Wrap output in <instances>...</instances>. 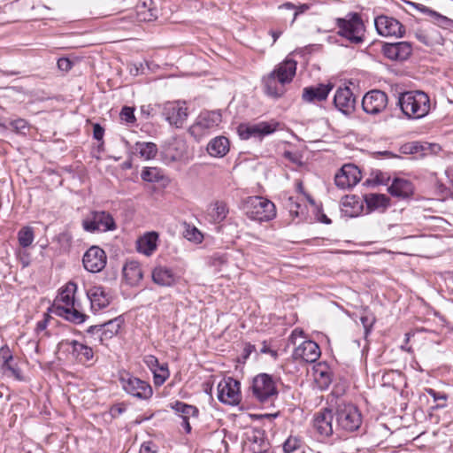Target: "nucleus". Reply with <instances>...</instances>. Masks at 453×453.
<instances>
[{"mask_svg": "<svg viewBox=\"0 0 453 453\" xmlns=\"http://www.w3.org/2000/svg\"><path fill=\"white\" fill-rule=\"evenodd\" d=\"M297 63L287 58L280 63L273 72L263 78V85L266 95L280 97L284 92V86L292 81L296 73Z\"/></svg>", "mask_w": 453, "mask_h": 453, "instance_id": "nucleus-1", "label": "nucleus"}, {"mask_svg": "<svg viewBox=\"0 0 453 453\" xmlns=\"http://www.w3.org/2000/svg\"><path fill=\"white\" fill-rule=\"evenodd\" d=\"M397 105L407 119H419L430 112L431 100L424 91L410 90L399 95Z\"/></svg>", "mask_w": 453, "mask_h": 453, "instance_id": "nucleus-2", "label": "nucleus"}, {"mask_svg": "<svg viewBox=\"0 0 453 453\" xmlns=\"http://www.w3.org/2000/svg\"><path fill=\"white\" fill-rule=\"evenodd\" d=\"M77 285L74 282H68L57 296L53 304V312L59 317L75 324L85 321L87 316L75 307L74 294Z\"/></svg>", "mask_w": 453, "mask_h": 453, "instance_id": "nucleus-3", "label": "nucleus"}, {"mask_svg": "<svg viewBox=\"0 0 453 453\" xmlns=\"http://www.w3.org/2000/svg\"><path fill=\"white\" fill-rule=\"evenodd\" d=\"M337 35L351 44H360L365 41V27L357 12H349L344 18H336Z\"/></svg>", "mask_w": 453, "mask_h": 453, "instance_id": "nucleus-4", "label": "nucleus"}, {"mask_svg": "<svg viewBox=\"0 0 453 453\" xmlns=\"http://www.w3.org/2000/svg\"><path fill=\"white\" fill-rule=\"evenodd\" d=\"M336 425L335 431L351 433L357 431L362 424V415L358 408L349 403H340L334 411Z\"/></svg>", "mask_w": 453, "mask_h": 453, "instance_id": "nucleus-5", "label": "nucleus"}, {"mask_svg": "<svg viewBox=\"0 0 453 453\" xmlns=\"http://www.w3.org/2000/svg\"><path fill=\"white\" fill-rule=\"evenodd\" d=\"M246 215L253 220L270 221L276 216L274 203L262 196H250L244 203Z\"/></svg>", "mask_w": 453, "mask_h": 453, "instance_id": "nucleus-6", "label": "nucleus"}, {"mask_svg": "<svg viewBox=\"0 0 453 453\" xmlns=\"http://www.w3.org/2000/svg\"><path fill=\"white\" fill-rule=\"evenodd\" d=\"M119 380L123 390L139 400L147 401L153 395V389L149 382L134 376L128 372H120Z\"/></svg>", "mask_w": 453, "mask_h": 453, "instance_id": "nucleus-7", "label": "nucleus"}, {"mask_svg": "<svg viewBox=\"0 0 453 453\" xmlns=\"http://www.w3.org/2000/svg\"><path fill=\"white\" fill-rule=\"evenodd\" d=\"M242 449L244 453H273L265 431L254 427L244 432Z\"/></svg>", "mask_w": 453, "mask_h": 453, "instance_id": "nucleus-8", "label": "nucleus"}, {"mask_svg": "<svg viewBox=\"0 0 453 453\" xmlns=\"http://www.w3.org/2000/svg\"><path fill=\"white\" fill-rule=\"evenodd\" d=\"M251 390L253 395L261 403L272 401L278 395L275 381L267 373H260L253 379Z\"/></svg>", "mask_w": 453, "mask_h": 453, "instance_id": "nucleus-9", "label": "nucleus"}, {"mask_svg": "<svg viewBox=\"0 0 453 453\" xmlns=\"http://www.w3.org/2000/svg\"><path fill=\"white\" fill-rule=\"evenodd\" d=\"M82 227L86 232H107L116 229V224L112 216L104 211H91L82 220Z\"/></svg>", "mask_w": 453, "mask_h": 453, "instance_id": "nucleus-10", "label": "nucleus"}, {"mask_svg": "<svg viewBox=\"0 0 453 453\" xmlns=\"http://www.w3.org/2000/svg\"><path fill=\"white\" fill-rule=\"evenodd\" d=\"M222 121L219 111H203L199 114L196 122L189 127L190 134L196 138H201L213 129H216Z\"/></svg>", "mask_w": 453, "mask_h": 453, "instance_id": "nucleus-11", "label": "nucleus"}, {"mask_svg": "<svg viewBox=\"0 0 453 453\" xmlns=\"http://www.w3.org/2000/svg\"><path fill=\"white\" fill-rule=\"evenodd\" d=\"M334 418V411L328 408H323L313 415L312 430L318 439L324 440L333 435L335 431Z\"/></svg>", "mask_w": 453, "mask_h": 453, "instance_id": "nucleus-12", "label": "nucleus"}, {"mask_svg": "<svg viewBox=\"0 0 453 453\" xmlns=\"http://www.w3.org/2000/svg\"><path fill=\"white\" fill-rule=\"evenodd\" d=\"M278 126L279 123L275 121H261L256 124H241L237 128V132L242 140H248L252 137L262 138L276 131Z\"/></svg>", "mask_w": 453, "mask_h": 453, "instance_id": "nucleus-13", "label": "nucleus"}, {"mask_svg": "<svg viewBox=\"0 0 453 453\" xmlns=\"http://www.w3.org/2000/svg\"><path fill=\"white\" fill-rule=\"evenodd\" d=\"M218 399L230 405H235L240 403V382L231 377L221 380L218 385Z\"/></svg>", "mask_w": 453, "mask_h": 453, "instance_id": "nucleus-14", "label": "nucleus"}, {"mask_svg": "<svg viewBox=\"0 0 453 453\" xmlns=\"http://www.w3.org/2000/svg\"><path fill=\"white\" fill-rule=\"evenodd\" d=\"M162 114L171 126L181 127L188 118V108L184 102H167Z\"/></svg>", "mask_w": 453, "mask_h": 453, "instance_id": "nucleus-15", "label": "nucleus"}, {"mask_svg": "<svg viewBox=\"0 0 453 453\" xmlns=\"http://www.w3.org/2000/svg\"><path fill=\"white\" fill-rule=\"evenodd\" d=\"M388 101V96L385 92L373 89L364 96L362 107L366 113L377 115L387 108Z\"/></svg>", "mask_w": 453, "mask_h": 453, "instance_id": "nucleus-16", "label": "nucleus"}, {"mask_svg": "<svg viewBox=\"0 0 453 453\" xmlns=\"http://www.w3.org/2000/svg\"><path fill=\"white\" fill-rule=\"evenodd\" d=\"M374 25L378 34L385 37L395 36L400 38L405 33L403 25L393 17L378 16L374 19Z\"/></svg>", "mask_w": 453, "mask_h": 453, "instance_id": "nucleus-17", "label": "nucleus"}, {"mask_svg": "<svg viewBox=\"0 0 453 453\" xmlns=\"http://www.w3.org/2000/svg\"><path fill=\"white\" fill-rule=\"evenodd\" d=\"M82 263L88 272L96 273L105 267L107 256L103 249L92 246L83 255Z\"/></svg>", "mask_w": 453, "mask_h": 453, "instance_id": "nucleus-18", "label": "nucleus"}, {"mask_svg": "<svg viewBox=\"0 0 453 453\" xmlns=\"http://www.w3.org/2000/svg\"><path fill=\"white\" fill-rule=\"evenodd\" d=\"M361 178V172L357 166L346 164L335 174L334 182L338 188L347 189L356 186Z\"/></svg>", "mask_w": 453, "mask_h": 453, "instance_id": "nucleus-19", "label": "nucleus"}, {"mask_svg": "<svg viewBox=\"0 0 453 453\" xmlns=\"http://www.w3.org/2000/svg\"><path fill=\"white\" fill-rule=\"evenodd\" d=\"M87 296L90 302V308L94 312L106 308L112 300L111 292L100 285L92 286L88 288Z\"/></svg>", "mask_w": 453, "mask_h": 453, "instance_id": "nucleus-20", "label": "nucleus"}, {"mask_svg": "<svg viewBox=\"0 0 453 453\" xmlns=\"http://www.w3.org/2000/svg\"><path fill=\"white\" fill-rule=\"evenodd\" d=\"M143 362L153 374L154 385L156 387L162 386L170 376L167 363L160 364L153 355L145 356Z\"/></svg>", "mask_w": 453, "mask_h": 453, "instance_id": "nucleus-21", "label": "nucleus"}, {"mask_svg": "<svg viewBox=\"0 0 453 453\" xmlns=\"http://www.w3.org/2000/svg\"><path fill=\"white\" fill-rule=\"evenodd\" d=\"M320 349L319 345L311 340L303 341L293 352V357L296 360H302L306 363H314L320 357Z\"/></svg>", "mask_w": 453, "mask_h": 453, "instance_id": "nucleus-22", "label": "nucleus"}, {"mask_svg": "<svg viewBox=\"0 0 453 453\" xmlns=\"http://www.w3.org/2000/svg\"><path fill=\"white\" fill-rule=\"evenodd\" d=\"M382 52L388 59L403 61L411 56L412 46L408 42L386 43L382 47Z\"/></svg>", "mask_w": 453, "mask_h": 453, "instance_id": "nucleus-23", "label": "nucleus"}, {"mask_svg": "<svg viewBox=\"0 0 453 453\" xmlns=\"http://www.w3.org/2000/svg\"><path fill=\"white\" fill-rule=\"evenodd\" d=\"M415 38L427 47L442 45L444 38L441 32L433 26L422 27L414 30Z\"/></svg>", "mask_w": 453, "mask_h": 453, "instance_id": "nucleus-24", "label": "nucleus"}, {"mask_svg": "<svg viewBox=\"0 0 453 453\" xmlns=\"http://www.w3.org/2000/svg\"><path fill=\"white\" fill-rule=\"evenodd\" d=\"M122 324L123 319L120 317H118L104 324L91 326L88 328L87 331L89 334H98L100 341H103L104 339H111L116 335L119 333Z\"/></svg>", "mask_w": 453, "mask_h": 453, "instance_id": "nucleus-25", "label": "nucleus"}, {"mask_svg": "<svg viewBox=\"0 0 453 453\" xmlns=\"http://www.w3.org/2000/svg\"><path fill=\"white\" fill-rule=\"evenodd\" d=\"M355 97L349 88H339L334 95L335 107L344 114L351 113L355 109Z\"/></svg>", "mask_w": 453, "mask_h": 453, "instance_id": "nucleus-26", "label": "nucleus"}, {"mask_svg": "<svg viewBox=\"0 0 453 453\" xmlns=\"http://www.w3.org/2000/svg\"><path fill=\"white\" fill-rule=\"evenodd\" d=\"M152 281L160 287H173L177 282V276L171 268L157 265L151 272Z\"/></svg>", "mask_w": 453, "mask_h": 453, "instance_id": "nucleus-27", "label": "nucleus"}, {"mask_svg": "<svg viewBox=\"0 0 453 453\" xmlns=\"http://www.w3.org/2000/svg\"><path fill=\"white\" fill-rule=\"evenodd\" d=\"M332 88L331 84L306 87L303 90V99L308 103L326 100Z\"/></svg>", "mask_w": 453, "mask_h": 453, "instance_id": "nucleus-28", "label": "nucleus"}, {"mask_svg": "<svg viewBox=\"0 0 453 453\" xmlns=\"http://www.w3.org/2000/svg\"><path fill=\"white\" fill-rule=\"evenodd\" d=\"M158 234L156 232H149L141 236L136 242V249L139 253L147 257L151 256L157 248Z\"/></svg>", "mask_w": 453, "mask_h": 453, "instance_id": "nucleus-29", "label": "nucleus"}, {"mask_svg": "<svg viewBox=\"0 0 453 453\" xmlns=\"http://www.w3.org/2000/svg\"><path fill=\"white\" fill-rule=\"evenodd\" d=\"M230 149V143L225 136H216L211 139L207 144V152L210 156L214 157H225Z\"/></svg>", "mask_w": 453, "mask_h": 453, "instance_id": "nucleus-30", "label": "nucleus"}, {"mask_svg": "<svg viewBox=\"0 0 453 453\" xmlns=\"http://www.w3.org/2000/svg\"><path fill=\"white\" fill-rule=\"evenodd\" d=\"M123 276L130 286L137 285L142 279L143 273L137 261H128L123 266Z\"/></svg>", "mask_w": 453, "mask_h": 453, "instance_id": "nucleus-31", "label": "nucleus"}, {"mask_svg": "<svg viewBox=\"0 0 453 453\" xmlns=\"http://www.w3.org/2000/svg\"><path fill=\"white\" fill-rule=\"evenodd\" d=\"M391 196L406 198L413 193L412 183L407 180L395 178L388 188Z\"/></svg>", "mask_w": 453, "mask_h": 453, "instance_id": "nucleus-32", "label": "nucleus"}, {"mask_svg": "<svg viewBox=\"0 0 453 453\" xmlns=\"http://www.w3.org/2000/svg\"><path fill=\"white\" fill-rule=\"evenodd\" d=\"M65 344L71 348V353L78 361L85 363L93 358V349L88 345L79 342L76 340L66 341Z\"/></svg>", "mask_w": 453, "mask_h": 453, "instance_id": "nucleus-33", "label": "nucleus"}, {"mask_svg": "<svg viewBox=\"0 0 453 453\" xmlns=\"http://www.w3.org/2000/svg\"><path fill=\"white\" fill-rule=\"evenodd\" d=\"M367 211H385L389 205V198L382 194H367L364 197Z\"/></svg>", "mask_w": 453, "mask_h": 453, "instance_id": "nucleus-34", "label": "nucleus"}, {"mask_svg": "<svg viewBox=\"0 0 453 453\" xmlns=\"http://www.w3.org/2000/svg\"><path fill=\"white\" fill-rule=\"evenodd\" d=\"M314 380L320 389H326L332 382V375L329 368L319 364L314 369Z\"/></svg>", "mask_w": 453, "mask_h": 453, "instance_id": "nucleus-35", "label": "nucleus"}, {"mask_svg": "<svg viewBox=\"0 0 453 453\" xmlns=\"http://www.w3.org/2000/svg\"><path fill=\"white\" fill-rule=\"evenodd\" d=\"M228 212V206L224 201H216L211 204L209 214L215 223H220L226 218Z\"/></svg>", "mask_w": 453, "mask_h": 453, "instance_id": "nucleus-36", "label": "nucleus"}, {"mask_svg": "<svg viewBox=\"0 0 453 453\" xmlns=\"http://www.w3.org/2000/svg\"><path fill=\"white\" fill-rule=\"evenodd\" d=\"M134 150L141 157L146 160L154 158L157 153V145L150 142H137Z\"/></svg>", "mask_w": 453, "mask_h": 453, "instance_id": "nucleus-37", "label": "nucleus"}, {"mask_svg": "<svg viewBox=\"0 0 453 453\" xmlns=\"http://www.w3.org/2000/svg\"><path fill=\"white\" fill-rule=\"evenodd\" d=\"M165 157L170 162L180 159L184 154V143L174 142L169 143L164 150Z\"/></svg>", "mask_w": 453, "mask_h": 453, "instance_id": "nucleus-38", "label": "nucleus"}, {"mask_svg": "<svg viewBox=\"0 0 453 453\" xmlns=\"http://www.w3.org/2000/svg\"><path fill=\"white\" fill-rule=\"evenodd\" d=\"M172 408L180 414L181 419L189 418L190 417H197L198 410L193 405L187 404L185 403L176 401Z\"/></svg>", "mask_w": 453, "mask_h": 453, "instance_id": "nucleus-39", "label": "nucleus"}, {"mask_svg": "<svg viewBox=\"0 0 453 453\" xmlns=\"http://www.w3.org/2000/svg\"><path fill=\"white\" fill-rule=\"evenodd\" d=\"M35 240V234L33 227L27 226H23L18 232V241L22 248L29 247Z\"/></svg>", "mask_w": 453, "mask_h": 453, "instance_id": "nucleus-40", "label": "nucleus"}, {"mask_svg": "<svg viewBox=\"0 0 453 453\" xmlns=\"http://www.w3.org/2000/svg\"><path fill=\"white\" fill-rule=\"evenodd\" d=\"M141 177L147 182H158L164 178L163 171L157 167H145L142 171Z\"/></svg>", "mask_w": 453, "mask_h": 453, "instance_id": "nucleus-41", "label": "nucleus"}, {"mask_svg": "<svg viewBox=\"0 0 453 453\" xmlns=\"http://www.w3.org/2000/svg\"><path fill=\"white\" fill-rule=\"evenodd\" d=\"M137 19L139 21L150 22L157 19V11L149 8L145 2L137 6Z\"/></svg>", "mask_w": 453, "mask_h": 453, "instance_id": "nucleus-42", "label": "nucleus"}, {"mask_svg": "<svg viewBox=\"0 0 453 453\" xmlns=\"http://www.w3.org/2000/svg\"><path fill=\"white\" fill-rule=\"evenodd\" d=\"M183 234L188 241L196 244L201 243L203 240V234L195 226L186 225Z\"/></svg>", "mask_w": 453, "mask_h": 453, "instance_id": "nucleus-43", "label": "nucleus"}, {"mask_svg": "<svg viewBox=\"0 0 453 453\" xmlns=\"http://www.w3.org/2000/svg\"><path fill=\"white\" fill-rule=\"evenodd\" d=\"M3 370L5 374L13 377L16 380L23 381L25 380L22 371L17 364H13L12 362L7 363L6 366H4Z\"/></svg>", "mask_w": 453, "mask_h": 453, "instance_id": "nucleus-44", "label": "nucleus"}, {"mask_svg": "<svg viewBox=\"0 0 453 453\" xmlns=\"http://www.w3.org/2000/svg\"><path fill=\"white\" fill-rule=\"evenodd\" d=\"M434 25L443 29H449L453 27V19L435 12L432 16Z\"/></svg>", "mask_w": 453, "mask_h": 453, "instance_id": "nucleus-45", "label": "nucleus"}, {"mask_svg": "<svg viewBox=\"0 0 453 453\" xmlns=\"http://www.w3.org/2000/svg\"><path fill=\"white\" fill-rule=\"evenodd\" d=\"M301 447V440L296 436H289L283 443L284 453H293Z\"/></svg>", "mask_w": 453, "mask_h": 453, "instance_id": "nucleus-46", "label": "nucleus"}, {"mask_svg": "<svg viewBox=\"0 0 453 453\" xmlns=\"http://www.w3.org/2000/svg\"><path fill=\"white\" fill-rule=\"evenodd\" d=\"M286 206L288 209L289 213L295 218L299 217L300 214L303 213L302 211H299L302 207L301 204L294 197L288 198Z\"/></svg>", "mask_w": 453, "mask_h": 453, "instance_id": "nucleus-47", "label": "nucleus"}, {"mask_svg": "<svg viewBox=\"0 0 453 453\" xmlns=\"http://www.w3.org/2000/svg\"><path fill=\"white\" fill-rule=\"evenodd\" d=\"M120 118L122 120L127 123H134L135 121V117L134 114V109L128 106H125L122 108L120 111Z\"/></svg>", "mask_w": 453, "mask_h": 453, "instance_id": "nucleus-48", "label": "nucleus"}, {"mask_svg": "<svg viewBox=\"0 0 453 453\" xmlns=\"http://www.w3.org/2000/svg\"><path fill=\"white\" fill-rule=\"evenodd\" d=\"M360 319H361L362 325L365 328V334H368L375 322L374 316L372 314H366V315L362 316Z\"/></svg>", "mask_w": 453, "mask_h": 453, "instance_id": "nucleus-49", "label": "nucleus"}, {"mask_svg": "<svg viewBox=\"0 0 453 453\" xmlns=\"http://www.w3.org/2000/svg\"><path fill=\"white\" fill-rule=\"evenodd\" d=\"M48 323H49V318L48 316L45 315V318L42 320H39L37 323H36V326H35V331L36 333V334L39 336L40 334H42V336H45V335H48V333L46 331L47 329V326H48Z\"/></svg>", "mask_w": 453, "mask_h": 453, "instance_id": "nucleus-50", "label": "nucleus"}, {"mask_svg": "<svg viewBox=\"0 0 453 453\" xmlns=\"http://www.w3.org/2000/svg\"><path fill=\"white\" fill-rule=\"evenodd\" d=\"M0 356L3 359L2 368L6 366L7 363H11L13 360L12 355L11 354L10 349L7 346H3L0 349Z\"/></svg>", "mask_w": 453, "mask_h": 453, "instance_id": "nucleus-51", "label": "nucleus"}, {"mask_svg": "<svg viewBox=\"0 0 453 453\" xmlns=\"http://www.w3.org/2000/svg\"><path fill=\"white\" fill-rule=\"evenodd\" d=\"M419 147L418 142H409L401 147V151L405 154H413L418 151Z\"/></svg>", "mask_w": 453, "mask_h": 453, "instance_id": "nucleus-52", "label": "nucleus"}, {"mask_svg": "<svg viewBox=\"0 0 453 453\" xmlns=\"http://www.w3.org/2000/svg\"><path fill=\"white\" fill-rule=\"evenodd\" d=\"M11 125L17 132L19 133H25V130L28 128L27 122L22 119L13 120Z\"/></svg>", "mask_w": 453, "mask_h": 453, "instance_id": "nucleus-53", "label": "nucleus"}, {"mask_svg": "<svg viewBox=\"0 0 453 453\" xmlns=\"http://www.w3.org/2000/svg\"><path fill=\"white\" fill-rule=\"evenodd\" d=\"M104 127L98 124V123H96L93 125V137L94 139L97 140V141H102L104 140Z\"/></svg>", "mask_w": 453, "mask_h": 453, "instance_id": "nucleus-54", "label": "nucleus"}, {"mask_svg": "<svg viewBox=\"0 0 453 453\" xmlns=\"http://www.w3.org/2000/svg\"><path fill=\"white\" fill-rule=\"evenodd\" d=\"M374 180L378 184L388 185L390 180V178L386 173L380 171H377L375 173Z\"/></svg>", "mask_w": 453, "mask_h": 453, "instance_id": "nucleus-55", "label": "nucleus"}, {"mask_svg": "<svg viewBox=\"0 0 453 453\" xmlns=\"http://www.w3.org/2000/svg\"><path fill=\"white\" fill-rule=\"evenodd\" d=\"M426 392L430 396H432L434 401H438V400H444V401H446L448 399V395L446 394L437 392V391H435L433 388H426Z\"/></svg>", "mask_w": 453, "mask_h": 453, "instance_id": "nucleus-56", "label": "nucleus"}, {"mask_svg": "<svg viewBox=\"0 0 453 453\" xmlns=\"http://www.w3.org/2000/svg\"><path fill=\"white\" fill-rule=\"evenodd\" d=\"M18 257L23 268L27 267L29 265L30 258L29 254L27 251H18Z\"/></svg>", "mask_w": 453, "mask_h": 453, "instance_id": "nucleus-57", "label": "nucleus"}, {"mask_svg": "<svg viewBox=\"0 0 453 453\" xmlns=\"http://www.w3.org/2000/svg\"><path fill=\"white\" fill-rule=\"evenodd\" d=\"M413 6L415 7L416 10H418V12L426 14V15H428L430 17H432L435 11L430 9L429 7L422 4H413Z\"/></svg>", "mask_w": 453, "mask_h": 453, "instance_id": "nucleus-58", "label": "nucleus"}, {"mask_svg": "<svg viewBox=\"0 0 453 453\" xmlns=\"http://www.w3.org/2000/svg\"><path fill=\"white\" fill-rule=\"evenodd\" d=\"M309 9H310V5L307 4H303L296 6V10H295L293 19H292L291 23L295 22V20L296 19L298 15L304 13Z\"/></svg>", "mask_w": 453, "mask_h": 453, "instance_id": "nucleus-59", "label": "nucleus"}, {"mask_svg": "<svg viewBox=\"0 0 453 453\" xmlns=\"http://www.w3.org/2000/svg\"><path fill=\"white\" fill-rule=\"evenodd\" d=\"M58 66L60 70L68 71L72 68V62L68 58H59L58 61Z\"/></svg>", "mask_w": 453, "mask_h": 453, "instance_id": "nucleus-60", "label": "nucleus"}, {"mask_svg": "<svg viewBox=\"0 0 453 453\" xmlns=\"http://www.w3.org/2000/svg\"><path fill=\"white\" fill-rule=\"evenodd\" d=\"M126 408L123 406V404H116L111 407V415L113 418H116L117 416L120 415L125 411Z\"/></svg>", "mask_w": 453, "mask_h": 453, "instance_id": "nucleus-61", "label": "nucleus"}, {"mask_svg": "<svg viewBox=\"0 0 453 453\" xmlns=\"http://www.w3.org/2000/svg\"><path fill=\"white\" fill-rule=\"evenodd\" d=\"M303 331L301 329L296 328L292 331L289 341L292 344H296V337H302L303 336Z\"/></svg>", "mask_w": 453, "mask_h": 453, "instance_id": "nucleus-62", "label": "nucleus"}, {"mask_svg": "<svg viewBox=\"0 0 453 453\" xmlns=\"http://www.w3.org/2000/svg\"><path fill=\"white\" fill-rule=\"evenodd\" d=\"M140 453H157V451L152 449L150 442H147L142 445L140 449Z\"/></svg>", "mask_w": 453, "mask_h": 453, "instance_id": "nucleus-63", "label": "nucleus"}, {"mask_svg": "<svg viewBox=\"0 0 453 453\" xmlns=\"http://www.w3.org/2000/svg\"><path fill=\"white\" fill-rule=\"evenodd\" d=\"M181 426L184 428L185 432L187 434H189L191 432V426H190V423H189V418H183L181 419V423H180Z\"/></svg>", "mask_w": 453, "mask_h": 453, "instance_id": "nucleus-64", "label": "nucleus"}]
</instances>
